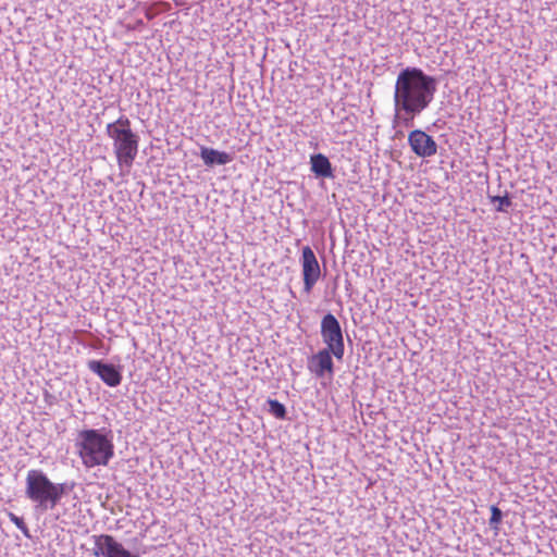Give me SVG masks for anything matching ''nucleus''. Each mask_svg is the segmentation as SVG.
<instances>
[{
    "instance_id": "obj_1",
    "label": "nucleus",
    "mask_w": 557,
    "mask_h": 557,
    "mask_svg": "<svg viewBox=\"0 0 557 557\" xmlns=\"http://www.w3.org/2000/svg\"><path fill=\"white\" fill-rule=\"evenodd\" d=\"M437 85V78L420 67L401 69L395 82L393 126L412 127L414 119L433 102Z\"/></svg>"
},
{
    "instance_id": "obj_2",
    "label": "nucleus",
    "mask_w": 557,
    "mask_h": 557,
    "mask_svg": "<svg viewBox=\"0 0 557 557\" xmlns=\"http://www.w3.org/2000/svg\"><path fill=\"white\" fill-rule=\"evenodd\" d=\"M212 53L215 55L216 64L211 63V74H213V67H216L218 75L213 77L215 85V97L219 104L220 111L215 113V120H218L216 127H225L231 121L232 111V90L234 88L233 82V62L227 53H224L223 49L213 47ZM215 101V98L211 99V104Z\"/></svg>"
},
{
    "instance_id": "obj_3",
    "label": "nucleus",
    "mask_w": 557,
    "mask_h": 557,
    "mask_svg": "<svg viewBox=\"0 0 557 557\" xmlns=\"http://www.w3.org/2000/svg\"><path fill=\"white\" fill-rule=\"evenodd\" d=\"M26 496L41 510L53 509L62 499L66 490H72L75 483H53L41 470L32 469L25 480Z\"/></svg>"
},
{
    "instance_id": "obj_4",
    "label": "nucleus",
    "mask_w": 557,
    "mask_h": 557,
    "mask_svg": "<svg viewBox=\"0 0 557 557\" xmlns=\"http://www.w3.org/2000/svg\"><path fill=\"white\" fill-rule=\"evenodd\" d=\"M77 454L86 468L107 466L114 456L112 438L99 430H83L78 433Z\"/></svg>"
},
{
    "instance_id": "obj_5",
    "label": "nucleus",
    "mask_w": 557,
    "mask_h": 557,
    "mask_svg": "<svg viewBox=\"0 0 557 557\" xmlns=\"http://www.w3.org/2000/svg\"><path fill=\"white\" fill-rule=\"evenodd\" d=\"M107 134L112 139L113 151L120 170L127 172L138 153L139 137L132 131L127 117H120L107 125Z\"/></svg>"
},
{
    "instance_id": "obj_6",
    "label": "nucleus",
    "mask_w": 557,
    "mask_h": 557,
    "mask_svg": "<svg viewBox=\"0 0 557 557\" xmlns=\"http://www.w3.org/2000/svg\"><path fill=\"white\" fill-rule=\"evenodd\" d=\"M321 336L326 345L325 349L332 350L337 360H342L345 354L343 330L337 318L327 312L321 320Z\"/></svg>"
},
{
    "instance_id": "obj_7",
    "label": "nucleus",
    "mask_w": 557,
    "mask_h": 557,
    "mask_svg": "<svg viewBox=\"0 0 557 557\" xmlns=\"http://www.w3.org/2000/svg\"><path fill=\"white\" fill-rule=\"evenodd\" d=\"M91 540L94 543L92 555L95 557H138L125 549L112 535H92Z\"/></svg>"
},
{
    "instance_id": "obj_8",
    "label": "nucleus",
    "mask_w": 557,
    "mask_h": 557,
    "mask_svg": "<svg viewBox=\"0 0 557 557\" xmlns=\"http://www.w3.org/2000/svg\"><path fill=\"white\" fill-rule=\"evenodd\" d=\"M304 290L309 294L318 282L321 270L313 250L305 246L301 250Z\"/></svg>"
},
{
    "instance_id": "obj_9",
    "label": "nucleus",
    "mask_w": 557,
    "mask_h": 557,
    "mask_svg": "<svg viewBox=\"0 0 557 557\" xmlns=\"http://www.w3.org/2000/svg\"><path fill=\"white\" fill-rule=\"evenodd\" d=\"M408 145L411 151L420 158H430L437 152L436 141L422 129H413L409 133Z\"/></svg>"
},
{
    "instance_id": "obj_10",
    "label": "nucleus",
    "mask_w": 557,
    "mask_h": 557,
    "mask_svg": "<svg viewBox=\"0 0 557 557\" xmlns=\"http://www.w3.org/2000/svg\"><path fill=\"white\" fill-rule=\"evenodd\" d=\"M333 351L329 349H321L308 358V370L318 379L327 377L332 380L334 375Z\"/></svg>"
},
{
    "instance_id": "obj_11",
    "label": "nucleus",
    "mask_w": 557,
    "mask_h": 557,
    "mask_svg": "<svg viewBox=\"0 0 557 557\" xmlns=\"http://www.w3.org/2000/svg\"><path fill=\"white\" fill-rule=\"evenodd\" d=\"M88 368L110 387L120 385L122 381L120 371L113 364L92 360L88 363Z\"/></svg>"
},
{
    "instance_id": "obj_12",
    "label": "nucleus",
    "mask_w": 557,
    "mask_h": 557,
    "mask_svg": "<svg viewBox=\"0 0 557 557\" xmlns=\"http://www.w3.org/2000/svg\"><path fill=\"white\" fill-rule=\"evenodd\" d=\"M310 171L317 178H334V168L329 158L319 152L310 156Z\"/></svg>"
},
{
    "instance_id": "obj_13",
    "label": "nucleus",
    "mask_w": 557,
    "mask_h": 557,
    "mask_svg": "<svg viewBox=\"0 0 557 557\" xmlns=\"http://www.w3.org/2000/svg\"><path fill=\"white\" fill-rule=\"evenodd\" d=\"M488 199L492 203H497L495 207V211L497 212L508 213L509 208H511L513 205L512 197L508 191H506L504 196H493L488 194Z\"/></svg>"
},
{
    "instance_id": "obj_14",
    "label": "nucleus",
    "mask_w": 557,
    "mask_h": 557,
    "mask_svg": "<svg viewBox=\"0 0 557 557\" xmlns=\"http://www.w3.org/2000/svg\"><path fill=\"white\" fill-rule=\"evenodd\" d=\"M268 411L275 417L276 419L284 420L287 416L286 407L280 403L277 399L269 398L267 400Z\"/></svg>"
},
{
    "instance_id": "obj_15",
    "label": "nucleus",
    "mask_w": 557,
    "mask_h": 557,
    "mask_svg": "<svg viewBox=\"0 0 557 557\" xmlns=\"http://www.w3.org/2000/svg\"><path fill=\"white\" fill-rule=\"evenodd\" d=\"M233 159L234 152L219 151L216 149L211 148V165H223L231 162Z\"/></svg>"
},
{
    "instance_id": "obj_16",
    "label": "nucleus",
    "mask_w": 557,
    "mask_h": 557,
    "mask_svg": "<svg viewBox=\"0 0 557 557\" xmlns=\"http://www.w3.org/2000/svg\"><path fill=\"white\" fill-rule=\"evenodd\" d=\"M502 520H503L502 510L496 505H492L491 506V518H490V522H488L490 527L494 530H498L499 524L502 523Z\"/></svg>"
},
{
    "instance_id": "obj_17",
    "label": "nucleus",
    "mask_w": 557,
    "mask_h": 557,
    "mask_svg": "<svg viewBox=\"0 0 557 557\" xmlns=\"http://www.w3.org/2000/svg\"><path fill=\"white\" fill-rule=\"evenodd\" d=\"M8 517L10 521L16 525V528H18L25 535L28 536V528L21 517H17L13 512H8Z\"/></svg>"
},
{
    "instance_id": "obj_18",
    "label": "nucleus",
    "mask_w": 557,
    "mask_h": 557,
    "mask_svg": "<svg viewBox=\"0 0 557 557\" xmlns=\"http://www.w3.org/2000/svg\"><path fill=\"white\" fill-rule=\"evenodd\" d=\"M211 123L214 124V127L219 131L214 133V136L218 137V139H222L223 141H226V139L224 138V136H228V131L226 129L228 125H226L225 127H220L218 128L216 127V124H218V120H215V116L213 117V120L211 121ZM230 124V122L227 123ZM210 136H213V133H210Z\"/></svg>"
},
{
    "instance_id": "obj_19",
    "label": "nucleus",
    "mask_w": 557,
    "mask_h": 557,
    "mask_svg": "<svg viewBox=\"0 0 557 557\" xmlns=\"http://www.w3.org/2000/svg\"><path fill=\"white\" fill-rule=\"evenodd\" d=\"M201 157H202L205 163L209 164V149L208 148L201 149Z\"/></svg>"
}]
</instances>
